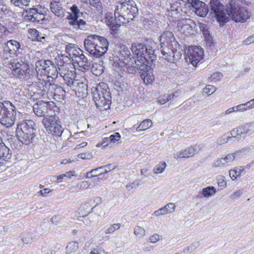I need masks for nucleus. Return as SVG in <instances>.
Returning <instances> with one entry per match:
<instances>
[{
	"label": "nucleus",
	"instance_id": "nucleus-51",
	"mask_svg": "<svg viewBox=\"0 0 254 254\" xmlns=\"http://www.w3.org/2000/svg\"><path fill=\"white\" fill-rule=\"evenodd\" d=\"M74 173V171H69L65 173L64 174H62L59 175L57 179V182H61L64 178H70L71 176H73Z\"/></svg>",
	"mask_w": 254,
	"mask_h": 254
},
{
	"label": "nucleus",
	"instance_id": "nucleus-43",
	"mask_svg": "<svg viewBox=\"0 0 254 254\" xmlns=\"http://www.w3.org/2000/svg\"><path fill=\"white\" fill-rule=\"evenodd\" d=\"M93 205H94V204L92 202L91 198H90L81 205V208L86 209V213H89L90 211L88 209H89V208Z\"/></svg>",
	"mask_w": 254,
	"mask_h": 254
},
{
	"label": "nucleus",
	"instance_id": "nucleus-8",
	"mask_svg": "<svg viewBox=\"0 0 254 254\" xmlns=\"http://www.w3.org/2000/svg\"><path fill=\"white\" fill-rule=\"evenodd\" d=\"M152 44L154 43L147 46L141 43H134L131 45V50L137 59L136 62L140 63L142 67L146 66V64H149L156 59Z\"/></svg>",
	"mask_w": 254,
	"mask_h": 254
},
{
	"label": "nucleus",
	"instance_id": "nucleus-1",
	"mask_svg": "<svg viewBox=\"0 0 254 254\" xmlns=\"http://www.w3.org/2000/svg\"><path fill=\"white\" fill-rule=\"evenodd\" d=\"M159 41L160 50L165 60L174 63L181 58L183 50L171 32H163L159 37Z\"/></svg>",
	"mask_w": 254,
	"mask_h": 254
},
{
	"label": "nucleus",
	"instance_id": "nucleus-60",
	"mask_svg": "<svg viewBox=\"0 0 254 254\" xmlns=\"http://www.w3.org/2000/svg\"><path fill=\"white\" fill-rule=\"evenodd\" d=\"M166 214H168V213L166 212V210L164 207H162L159 209L155 210L153 213V215L155 216L164 215Z\"/></svg>",
	"mask_w": 254,
	"mask_h": 254
},
{
	"label": "nucleus",
	"instance_id": "nucleus-12",
	"mask_svg": "<svg viewBox=\"0 0 254 254\" xmlns=\"http://www.w3.org/2000/svg\"><path fill=\"white\" fill-rule=\"evenodd\" d=\"M36 71L38 75H40V77H42V75L44 74L48 77L52 78L53 79H56L59 74V70H58L56 66L50 60L39 61L36 64Z\"/></svg>",
	"mask_w": 254,
	"mask_h": 254
},
{
	"label": "nucleus",
	"instance_id": "nucleus-2",
	"mask_svg": "<svg viewBox=\"0 0 254 254\" xmlns=\"http://www.w3.org/2000/svg\"><path fill=\"white\" fill-rule=\"evenodd\" d=\"M7 66L11 70L12 75L21 81L32 80L36 75L34 69L30 67L29 62L24 57L10 60Z\"/></svg>",
	"mask_w": 254,
	"mask_h": 254
},
{
	"label": "nucleus",
	"instance_id": "nucleus-21",
	"mask_svg": "<svg viewBox=\"0 0 254 254\" xmlns=\"http://www.w3.org/2000/svg\"><path fill=\"white\" fill-rule=\"evenodd\" d=\"M65 52L68 55L67 56L65 57V63H70L71 59L74 61V59H76L81 54V53H83V51L77 45L73 44H69L66 46Z\"/></svg>",
	"mask_w": 254,
	"mask_h": 254
},
{
	"label": "nucleus",
	"instance_id": "nucleus-54",
	"mask_svg": "<svg viewBox=\"0 0 254 254\" xmlns=\"http://www.w3.org/2000/svg\"><path fill=\"white\" fill-rule=\"evenodd\" d=\"M90 5L95 7L98 10H101L102 9V4L100 0H90Z\"/></svg>",
	"mask_w": 254,
	"mask_h": 254
},
{
	"label": "nucleus",
	"instance_id": "nucleus-47",
	"mask_svg": "<svg viewBox=\"0 0 254 254\" xmlns=\"http://www.w3.org/2000/svg\"><path fill=\"white\" fill-rule=\"evenodd\" d=\"M109 139V137H104V138L102 139V140L101 141H100L97 144L96 146L97 147H100L102 146H103V147L113 146V144L111 143V142H110Z\"/></svg>",
	"mask_w": 254,
	"mask_h": 254
},
{
	"label": "nucleus",
	"instance_id": "nucleus-11",
	"mask_svg": "<svg viewBox=\"0 0 254 254\" xmlns=\"http://www.w3.org/2000/svg\"><path fill=\"white\" fill-rule=\"evenodd\" d=\"M36 85L39 91L43 95L46 94L52 97L59 96L63 91L60 86L50 82L48 77H38Z\"/></svg>",
	"mask_w": 254,
	"mask_h": 254
},
{
	"label": "nucleus",
	"instance_id": "nucleus-58",
	"mask_svg": "<svg viewBox=\"0 0 254 254\" xmlns=\"http://www.w3.org/2000/svg\"><path fill=\"white\" fill-rule=\"evenodd\" d=\"M74 61H81L84 62L85 64H87L90 65V63L88 60L87 58L83 55V53H81V54L76 58V59H74Z\"/></svg>",
	"mask_w": 254,
	"mask_h": 254
},
{
	"label": "nucleus",
	"instance_id": "nucleus-33",
	"mask_svg": "<svg viewBox=\"0 0 254 254\" xmlns=\"http://www.w3.org/2000/svg\"><path fill=\"white\" fill-rule=\"evenodd\" d=\"M104 67L103 65L102 62H94L92 66V71L93 74L99 76L103 72Z\"/></svg>",
	"mask_w": 254,
	"mask_h": 254
},
{
	"label": "nucleus",
	"instance_id": "nucleus-64",
	"mask_svg": "<svg viewBox=\"0 0 254 254\" xmlns=\"http://www.w3.org/2000/svg\"><path fill=\"white\" fill-rule=\"evenodd\" d=\"M243 44L246 45L254 43V34L250 36L246 39L244 40Z\"/></svg>",
	"mask_w": 254,
	"mask_h": 254
},
{
	"label": "nucleus",
	"instance_id": "nucleus-41",
	"mask_svg": "<svg viewBox=\"0 0 254 254\" xmlns=\"http://www.w3.org/2000/svg\"><path fill=\"white\" fill-rule=\"evenodd\" d=\"M121 227L120 223H115L110 225L105 229V233L107 234H112Z\"/></svg>",
	"mask_w": 254,
	"mask_h": 254
},
{
	"label": "nucleus",
	"instance_id": "nucleus-36",
	"mask_svg": "<svg viewBox=\"0 0 254 254\" xmlns=\"http://www.w3.org/2000/svg\"><path fill=\"white\" fill-rule=\"evenodd\" d=\"M152 126V122L149 119H146L143 121L139 126L136 128V130L139 132L142 130H145Z\"/></svg>",
	"mask_w": 254,
	"mask_h": 254
},
{
	"label": "nucleus",
	"instance_id": "nucleus-62",
	"mask_svg": "<svg viewBox=\"0 0 254 254\" xmlns=\"http://www.w3.org/2000/svg\"><path fill=\"white\" fill-rule=\"evenodd\" d=\"M199 245L198 242H196L195 243H193L189 247H188L187 248H186L184 251L185 253L186 252H192L197 247H198Z\"/></svg>",
	"mask_w": 254,
	"mask_h": 254
},
{
	"label": "nucleus",
	"instance_id": "nucleus-63",
	"mask_svg": "<svg viewBox=\"0 0 254 254\" xmlns=\"http://www.w3.org/2000/svg\"><path fill=\"white\" fill-rule=\"evenodd\" d=\"M92 201L94 204V206L92 207L91 211L93 210V208L97 205L100 204L102 202V198L100 197L97 196L91 198Z\"/></svg>",
	"mask_w": 254,
	"mask_h": 254
},
{
	"label": "nucleus",
	"instance_id": "nucleus-38",
	"mask_svg": "<svg viewBox=\"0 0 254 254\" xmlns=\"http://www.w3.org/2000/svg\"><path fill=\"white\" fill-rule=\"evenodd\" d=\"M21 237L22 242L25 244L31 243L33 241V240L34 238L33 234L29 232H25L22 233Z\"/></svg>",
	"mask_w": 254,
	"mask_h": 254
},
{
	"label": "nucleus",
	"instance_id": "nucleus-50",
	"mask_svg": "<svg viewBox=\"0 0 254 254\" xmlns=\"http://www.w3.org/2000/svg\"><path fill=\"white\" fill-rule=\"evenodd\" d=\"M216 91V87L211 85H207L203 89V92L208 95H211Z\"/></svg>",
	"mask_w": 254,
	"mask_h": 254
},
{
	"label": "nucleus",
	"instance_id": "nucleus-4",
	"mask_svg": "<svg viewBox=\"0 0 254 254\" xmlns=\"http://www.w3.org/2000/svg\"><path fill=\"white\" fill-rule=\"evenodd\" d=\"M210 7L211 11L215 14L214 16H248V12L245 10L246 14H242L244 8L238 5L235 0H231L225 7L218 0H211Z\"/></svg>",
	"mask_w": 254,
	"mask_h": 254
},
{
	"label": "nucleus",
	"instance_id": "nucleus-19",
	"mask_svg": "<svg viewBox=\"0 0 254 254\" xmlns=\"http://www.w3.org/2000/svg\"><path fill=\"white\" fill-rule=\"evenodd\" d=\"M254 132V121L234 128L233 134L237 135L239 139L245 135H250Z\"/></svg>",
	"mask_w": 254,
	"mask_h": 254
},
{
	"label": "nucleus",
	"instance_id": "nucleus-3",
	"mask_svg": "<svg viewBox=\"0 0 254 254\" xmlns=\"http://www.w3.org/2000/svg\"><path fill=\"white\" fill-rule=\"evenodd\" d=\"M59 72L63 77L65 83L69 87L73 88L76 92L85 93L87 86L83 82H79L75 80V69L73 64L64 63L59 64Z\"/></svg>",
	"mask_w": 254,
	"mask_h": 254
},
{
	"label": "nucleus",
	"instance_id": "nucleus-37",
	"mask_svg": "<svg viewBox=\"0 0 254 254\" xmlns=\"http://www.w3.org/2000/svg\"><path fill=\"white\" fill-rule=\"evenodd\" d=\"M78 243L76 242L69 243L65 248L66 254H72L74 253L78 250Z\"/></svg>",
	"mask_w": 254,
	"mask_h": 254
},
{
	"label": "nucleus",
	"instance_id": "nucleus-28",
	"mask_svg": "<svg viewBox=\"0 0 254 254\" xmlns=\"http://www.w3.org/2000/svg\"><path fill=\"white\" fill-rule=\"evenodd\" d=\"M51 11L56 16H64L65 15V11L62 6V3L60 1L54 0L50 3Z\"/></svg>",
	"mask_w": 254,
	"mask_h": 254
},
{
	"label": "nucleus",
	"instance_id": "nucleus-24",
	"mask_svg": "<svg viewBox=\"0 0 254 254\" xmlns=\"http://www.w3.org/2000/svg\"><path fill=\"white\" fill-rule=\"evenodd\" d=\"M233 162L234 156L231 153H229L214 161L212 167L213 168H224L231 165Z\"/></svg>",
	"mask_w": 254,
	"mask_h": 254
},
{
	"label": "nucleus",
	"instance_id": "nucleus-29",
	"mask_svg": "<svg viewBox=\"0 0 254 254\" xmlns=\"http://www.w3.org/2000/svg\"><path fill=\"white\" fill-rule=\"evenodd\" d=\"M216 21L219 23L220 26H223L226 22L229 20L230 17H214ZM232 20L236 22L244 23L247 19L250 17H230Z\"/></svg>",
	"mask_w": 254,
	"mask_h": 254
},
{
	"label": "nucleus",
	"instance_id": "nucleus-27",
	"mask_svg": "<svg viewBox=\"0 0 254 254\" xmlns=\"http://www.w3.org/2000/svg\"><path fill=\"white\" fill-rule=\"evenodd\" d=\"M234 128L230 132L223 134L221 137L217 140V143L218 145H222L227 142H234L239 140V137L237 135L233 134Z\"/></svg>",
	"mask_w": 254,
	"mask_h": 254
},
{
	"label": "nucleus",
	"instance_id": "nucleus-18",
	"mask_svg": "<svg viewBox=\"0 0 254 254\" xmlns=\"http://www.w3.org/2000/svg\"><path fill=\"white\" fill-rule=\"evenodd\" d=\"M52 104L49 102H44L42 100L39 101L33 106V111L36 115L38 117H43L48 115L52 111Z\"/></svg>",
	"mask_w": 254,
	"mask_h": 254
},
{
	"label": "nucleus",
	"instance_id": "nucleus-49",
	"mask_svg": "<svg viewBox=\"0 0 254 254\" xmlns=\"http://www.w3.org/2000/svg\"><path fill=\"white\" fill-rule=\"evenodd\" d=\"M237 107H238L239 112H244L251 110L249 101L245 103L239 104L237 105Z\"/></svg>",
	"mask_w": 254,
	"mask_h": 254
},
{
	"label": "nucleus",
	"instance_id": "nucleus-57",
	"mask_svg": "<svg viewBox=\"0 0 254 254\" xmlns=\"http://www.w3.org/2000/svg\"><path fill=\"white\" fill-rule=\"evenodd\" d=\"M41 17H31L30 20L33 22H37L39 24H43L46 21L48 20L47 18H46L45 17H43V18H40Z\"/></svg>",
	"mask_w": 254,
	"mask_h": 254
},
{
	"label": "nucleus",
	"instance_id": "nucleus-44",
	"mask_svg": "<svg viewBox=\"0 0 254 254\" xmlns=\"http://www.w3.org/2000/svg\"><path fill=\"white\" fill-rule=\"evenodd\" d=\"M93 205H94V204L92 202L91 198H90L81 205V208L86 209V213H89L90 211L88 209H89V208Z\"/></svg>",
	"mask_w": 254,
	"mask_h": 254
},
{
	"label": "nucleus",
	"instance_id": "nucleus-32",
	"mask_svg": "<svg viewBox=\"0 0 254 254\" xmlns=\"http://www.w3.org/2000/svg\"><path fill=\"white\" fill-rule=\"evenodd\" d=\"M79 17H67V22L72 25L74 28H80L85 24V22L82 19L78 20Z\"/></svg>",
	"mask_w": 254,
	"mask_h": 254
},
{
	"label": "nucleus",
	"instance_id": "nucleus-48",
	"mask_svg": "<svg viewBox=\"0 0 254 254\" xmlns=\"http://www.w3.org/2000/svg\"><path fill=\"white\" fill-rule=\"evenodd\" d=\"M15 6L22 8L24 6L28 5L29 0H10Z\"/></svg>",
	"mask_w": 254,
	"mask_h": 254
},
{
	"label": "nucleus",
	"instance_id": "nucleus-23",
	"mask_svg": "<svg viewBox=\"0 0 254 254\" xmlns=\"http://www.w3.org/2000/svg\"><path fill=\"white\" fill-rule=\"evenodd\" d=\"M177 25L180 30L182 31L186 35H188L193 33V29L195 24L190 18H183L178 21Z\"/></svg>",
	"mask_w": 254,
	"mask_h": 254
},
{
	"label": "nucleus",
	"instance_id": "nucleus-35",
	"mask_svg": "<svg viewBox=\"0 0 254 254\" xmlns=\"http://www.w3.org/2000/svg\"><path fill=\"white\" fill-rule=\"evenodd\" d=\"M216 193V189L213 186H208L203 188L202 190V194L205 197H210L214 195Z\"/></svg>",
	"mask_w": 254,
	"mask_h": 254
},
{
	"label": "nucleus",
	"instance_id": "nucleus-52",
	"mask_svg": "<svg viewBox=\"0 0 254 254\" xmlns=\"http://www.w3.org/2000/svg\"><path fill=\"white\" fill-rule=\"evenodd\" d=\"M164 207L165 208L166 212L168 214L172 213L175 211L176 206L173 203H167Z\"/></svg>",
	"mask_w": 254,
	"mask_h": 254
},
{
	"label": "nucleus",
	"instance_id": "nucleus-20",
	"mask_svg": "<svg viewBox=\"0 0 254 254\" xmlns=\"http://www.w3.org/2000/svg\"><path fill=\"white\" fill-rule=\"evenodd\" d=\"M199 145H195L187 148L184 150H181L174 154V158L176 159L183 158H189L197 154L201 150Z\"/></svg>",
	"mask_w": 254,
	"mask_h": 254
},
{
	"label": "nucleus",
	"instance_id": "nucleus-34",
	"mask_svg": "<svg viewBox=\"0 0 254 254\" xmlns=\"http://www.w3.org/2000/svg\"><path fill=\"white\" fill-rule=\"evenodd\" d=\"M29 38L33 41L42 42L45 39L44 36H40L39 32L35 29H30L28 30Z\"/></svg>",
	"mask_w": 254,
	"mask_h": 254
},
{
	"label": "nucleus",
	"instance_id": "nucleus-17",
	"mask_svg": "<svg viewBox=\"0 0 254 254\" xmlns=\"http://www.w3.org/2000/svg\"><path fill=\"white\" fill-rule=\"evenodd\" d=\"M188 6L197 16H206L209 9L208 6L199 0H188Z\"/></svg>",
	"mask_w": 254,
	"mask_h": 254
},
{
	"label": "nucleus",
	"instance_id": "nucleus-26",
	"mask_svg": "<svg viewBox=\"0 0 254 254\" xmlns=\"http://www.w3.org/2000/svg\"><path fill=\"white\" fill-rule=\"evenodd\" d=\"M148 64H146V66L142 67L141 65L138 68L143 71L140 73V77L143 80L144 82L146 84H150L154 80V77L153 74V71L150 69V67L147 66Z\"/></svg>",
	"mask_w": 254,
	"mask_h": 254
},
{
	"label": "nucleus",
	"instance_id": "nucleus-53",
	"mask_svg": "<svg viewBox=\"0 0 254 254\" xmlns=\"http://www.w3.org/2000/svg\"><path fill=\"white\" fill-rule=\"evenodd\" d=\"M222 77V75L220 72H216L213 73L211 76L209 77V80L211 81L217 82L220 80Z\"/></svg>",
	"mask_w": 254,
	"mask_h": 254
},
{
	"label": "nucleus",
	"instance_id": "nucleus-45",
	"mask_svg": "<svg viewBox=\"0 0 254 254\" xmlns=\"http://www.w3.org/2000/svg\"><path fill=\"white\" fill-rule=\"evenodd\" d=\"M110 141L114 145L119 143L121 135L119 132H115L109 136Z\"/></svg>",
	"mask_w": 254,
	"mask_h": 254
},
{
	"label": "nucleus",
	"instance_id": "nucleus-39",
	"mask_svg": "<svg viewBox=\"0 0 254 254\" xmlns=\"http://www.w3.org/2000/svg\"><path fill=\"white\" fill-rule=\"evenodd\" d=\"M29 12L30 14V16H33L36 14H39L40 15H43L44 16H45L47 14L46 13V11L44 10V8L41 6L37 8H30L29 9Z\"/></svg>",
	"mask_w": 254,
	"mask_h": 254
},
{
	"label": "nucleus",
	"instance_id": "nucleus-56",
	"mask_svg": "<svg viewBox=\"0 0 254 254\" xmlns=\"http://www.w3.org/2000/svg\"><path fill=\"white\" fill-rule=\"evenodd\" d=\"M245 151L244 150H239L231 153L234 156V161L243 157L245 155Z\"/></svg>",
	"mask_w": 254,
	"mask_h": 254
},
{
	"label": "nucleus",
	"instance_id": "nucleus-10",
	"mask_svg": "<svg viewBox=\"0 0 254 254\" xmlns=\"http://www.w3.org/2000/svg\"><path fill=\"white\" fill-rule=\"evenodd\" d=\"M16 108L9 101L0 103V123L6 127H11L16 120Z\"/></svg>",
	"mask_w": 254,
	"mask_h": 254
},
{
	"label": "nucleus",
	"instance_id": "nucleus-25",
	"mask_svg": "<svg viewBox=\"0 0 254 254\" xmlns=\"http://www.w3.org/2000/svg\"><path fill=\"white\" fill-rule=\"evenodd\" d=\"M11 153L10 150L2 142L0 136V165H3L10 162Z\"/></svg>",
	"mask_w": 254,
	"mask_h": 254
},
{
	"label": "nucleus",
	"instance_id": "nucleus-46",
	"mask_svg": "<svg viewBox=\"0 0 254 254\" xmlns=\"http://www.w3.org/2000/svg\"><path fill=\"white\" fill-rule=\"evenodd\" d=\"M75 63L77 64L79 70H81V71H86L90 68V65L89 64H85L83 62L81 61H74Z\"/></svg>",
	"mask_w": 254,
	"mask_h": 254
},
{
	"label": "nucleus",
	"instance_id": "nucleus-22",
	"mask_svg": "<svg viewBox=\"0 0 254 254\" xmlns=\"http://www.w3.org/2000/svg\"><path fill=\"white\" fill-rule=\"evenodd\" d=\"M199 27L200 31L202 32L206 46L210 49H213L215 47V44L210 33V27L208 25L201 22H199Z\"/></svg>",
	"mask_w": 254,
	"mask_h": 254
},
{
	"label": "nucleus",
	"instance_id": "nucleus-6",
	"mask_svg": "<svg viewBox=\"0 0 254 254\" xmlns=\"http://www.w3.org/2000/svg\"><path fill=\"white\" fill-rule=\"evenodd\" d=\"M84 45L85 50L91 55L99 58L106 53L109 43L103 37L91 35L84 40Z\"/></svg>",
	"mask_w": 254,
	"mask_h": 254
},
{
	"label": "nucleus",
	"instance_id": "nucleus-59",
	"mask_svg": "<svg viewBox=\"0 0 254 254\" xmlns=\"http://www.w3.org/2000/svg\"><path fill=\"white\" fill-rule=\"evenodd\" d=\"M78 157L80 159L90 160L93 157V155L91 152L82 153L78 154Z\"/></svg>",
	"mask_w": 254,
	"mask_h": 254
},
{
	"label": "nucleus",
	"instance_id": "nucleus-9",
	"mask_svg": "<svg viewBox=\"0 0 254 254\" xmlns=\"http://www.w3.org/2000/svg\"><path fill=\"white\" fill-rule=\"evenodd\" d=\"M36 124L31 120L23 121L18 124L16 133L19 140L25 145L33 142L36 136Z\"/></svg>",
	"mask_w": 254,
	"mask_h": 254
},
{
	"label": "nucleus",
	"instance_id": "nucleus-55",
	"mask_svg": "<svg viewBox=\"0 0 254 254\" xmlns=\"http://www.w3.org/2000/svg\"><path fill=\"white\" fill-rule=\"evenodd\" d=\"M70 10L71 12L68 11L66 12V13L68 14V16H72V14H73V16H78V14L79 13V9L75 4L73 5L70 8Z\"/></svg>",
	"mask_w": 254,
	"mask_h": 254
},
{
	"label": "nucleus",
	"instance_id": "nucleus-7",
	"mask_svg": "<svg viewBox=\"0 0 254 254\" xmlns=\"http://www.w3.org/2000/svg\"><path fill=\"white\" fill-rule=\"evenodd\" d=\"M108 89V86L104 82L99 83L92 89L93 99L96 107L101 111L109 109L111 104V96Z\"/></svg>",
	"mask_w": 254,
	"mask_h": 254
},
{
	"label": "nucleus",
	"instance_id": "nucleus-16",
	"mask_svg": "<svg viewBox=\"0 0 254 254\" xmlns=\"http://www.w3.org/2000/svg\"><path fill=\"white\" fill-rule=\"evenodd\" d=\"M3 53L5 56L9 55L10 56H17L23 52V49L21 48V45L16 40H10L2 46Z\"/></svg>",
	"mask_w": 254,
	"mask_h": 254
},
{
	"label": "nucleus",
	"instance_id": "nucleus-40",
	"mask_svg": "<svg viewBox=\"0 0 254 254\" xmlns=\"http://www.w3.org/2000/svg\"><path fill=\"white\" fill-rule=\"evenodd\" d=\"M166 167V164L164 162H161L156 165L153 168V173L155 174L162 173Z\"/></svg>",
	"mask_w": 254,
	"mask_h": 254
},
{
	"label": "nucleus",
	"instance_id": "nucleus-30",
	"mask_svg": "<svg viewBox=\"0 0 254 254\" xmlns=\"http://www.w3.org/2000/svg\"><path fill=\"white\" fill-rule=\"evenodd\" d=\"M106 22L112 30H116L120 26L118 17H105Z\"/></svg>",
	"mask_w": 254,
	"mask_h": 254
},
{
	"label": "nucleus",
	"instance_id": "nucleus-15",
	"mask_svg": "<svg viewBox=\"0 0 254 254\" xmlns=\"http://www.w3.org/2000/svg\"><path fill=\"white\" fill-rule=\"evenodd\" d=\"M186 54L189 61L193 66H196L204 56L203 49L197 46H189Z\"/></svg>",
	"mask_w": 254,
	"mask_h": 254
},
{
	"label": "nucleus",
	"instance_id": "nucleus-61",
	"mask_svg": "<svg viewBox=\"0 0 254 254\" xmlns=\"http://www.w3.org/2000/svg\"><path fill=\"white\" fill-rule=\"evenodd\" d=\"M218 185L221 189L225 188L226 186V182L224 177H221L218 179Z\"/></svg>",
	"mask_w": 254,
	"mask_h": 254
},
{
	"label": "nucleus",
	"instance_id": "nucleus-5",
	"mask_svg": "<svg viewBox=\"0 0 254 254\" xmlns=\"http://www.w3.org/2000/svg\"><path fill=\"white\" fill-rule=\"evenodd\" d=\"M130 52L128 49L125 46L121 47L119 60L114 61L113 66L118 72L125 71L128 73H134L137 69L139 64H137L136 60L134 58H130Z\"/></svg>",
	"mask_w": 254,
	"mask_h": 254
},
{
	"label": "nucleus",
	"instance_id": "nucleus-13",
	"mask_svg": "<svg viewBox=\"0 0 254 254\" xmlns=\"http://www.w3.org/2000/svg\"><path fill=\"white\" fill-rule=\"evenodd\" d=\"M42 123L46 130L52 135L59 137L62 134L64 128L58 117L52 115L48 117L44 118Z\"/></svg>",
	"mask_w": 254,
	"mask_h": 254
},
{
	"label": "nucleus",
	"instance_id": "nucleus-31",
	"mask_svg": "<svg viewBox=\"0 0 254 254\" xmlns=\"http://www.w3.org/2000/svg\"><path fill=\"white\" fill-rule=\"evenodd\" d=\"M246 173V168L240 166L235 169L230 170L229 175L233 180H235L238 177L244 175Z\"/></svg>",
	"mask_w": 254,
	"mask_h": 254
},
{
	"label": "nucleus",
	"instance_id": "nucleus-42",
	"mask_svg": "<svg viewBox=\"0 0 254 254\" xmlns=\"http://www.w3.org/2000/svg\"><path fill=\"white\" fill-rule=\"evenodd\" d=\"M134 234L139 238H142L145 235V231L142 227L136 226L134 228Z\"/></svg>",
	"mask_w": 254,
	"mask_h": 254
},
{
	"label": "nucleus",
	"instance_id": "nucleus-14",
	"mask_svg": "<svg viewBox=\"0 0 254 254\" xmlns=\"http://www.w3.org/2000/svg\"><path fill=\"white\" fill-rule=\"evenodd\" d=\"M138 11L136 4L133 0H121L117 5L115 16L116 14L119 16H125L126 14L136 16Z\"/></svg>",
	"mask_w": 254,
	"mask_h": 254
}]
</instances>
